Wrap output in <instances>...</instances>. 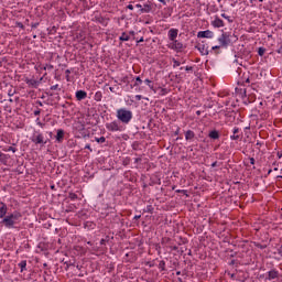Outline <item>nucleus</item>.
<instances>
[{
    "mask_svg": "<svg viewBox=\"0 0 282 282\" xmlns=\"http://www.w3.org/2000/svg\"><path fill=\"white\" fill-rule=\"evenodd\" d=\"M246 83H250V78L249 77H247Z\"/></svg>",
    "mask_w": 282,
    "mask_h": 282,
    "instance_id": "obj_54",
    "label": "nucleus"
},
{
    "mask_svg": "<svg viewBox=\"0 0 282 282\" xmlns=\"http://www.w3.org/2000/svg\"><path fill=\"white\" fill-rule=\"evenodd\" d=\"M278 158L281 160V158H282V151H281V152H278Z\"/></svg>",
    "mask_w": 282,
    "mask_h": 282,
    "instance_id": "obj_46",
    "label": "nucleus"
},
{
    "mask_svg": "<svg viewBox=\"0 0 282 282\" xmlns=\"http://www.w3.org/2000/svg\"><path fill=\"white\" fill-rule=\"evenodd\" d=\"M151 10V6L150 4H144L141 9V12L144 13V12H149Z\"/></svg>",
    "mask_w": 282,
    "mask_h": 282,
    "instance_id": "obj_19",
    "label": "nucleus"
},
{
    "mask_svg": "<svg viewBox=\"0 0 282 282\" xmlns=\"http://www.w3.org/2000/svg\"><path fill=\"white\" fill-rule=\"evenodd\" d=\"M56 89H58V84H56V85H54V86L51 87V90H52V91H56Z\"/></svg>",
    "mask_w": 282,
    "mask_h": 282,
    "instance_id": "obj_29",
    "label": "nucleus"
},
{
    "mask_svg": "<svg viewBox=\"0 0 282 282\" xmlns=\"http://www.w3.org/2000/svg\"><path fill=\"white\" fill-rule=\"evenodd\" d=\"M219 47H221V45H219V46H213L212 50H219Z\"/></svg>",
    "mask_w": 282,
    "mask_h": 282,
    "instance_id": "obj_44",
    "label": "nucleus"
},
{
    "mask_svg": "<svg viewBox=\"0 0 282 282\" xmlns=\"http://www.w3.org/2000/svg\"><path fill=\"white\" fill-rule=\"evenodd\" d=\"M147 85H149V87L153 88V86H151V80L150 79H145Z\"/></svg>",
    "mask_w": 282,
    "mask_h": 282,
    "instance_id": "obj_37",
    "label": "nucleus"
},
{
    "mask_svg": "<svg viewBox=\"0 0 282 282\" xmlns=\"http://www.w3.org/2000/svg\"><path fill=\"white\" fill-rule=\"evenodd\" d=\"M8 213V206L3 203H0V219H3Z\"/></svg>",
    "mask_w": 282,
    "mask_h": 282,
    "instance_id": "obj_9",
    "label": "nucleus"
},
{
    "mask_svg": "<svg viewBox=\"0 0 282 282\" xmlns=\"http://www.w3.org/2000/svg\"><path fill=\"white\" fill-rule=\"evenodd\" d=\"M135 100H142V95H137Z\"/></svg>",
    "mask_w": 282,
    "mask_h": 282,
    "instance_id": "obj_38",
    "label": "nucleus"
},
{
    "mask_svg": "<svg viewBox=\"0 0 282 282\" xmlns=\"http://www.w3.org/2000/svg\"><path fill=\"white\" fill-rule=\"evenodd\" d=\"M128 10H133V4H129Z\"/></svg>",
    "mask_w": 282,
    "mask_h": 282,
    "instance_id": "obj_43",
    "label": "nucleus"
},
{
    "mask_svg": "<svg viewBox=\"0 0 282 282\" xmlns=\"http://www.w3.org/2000/svg\"><path fill=\"white\" fill-rule=\"evenodd\" d=\"M141 215L134 216V219H140Z\"/></svg>",
    "mask_w": 282,
    "mask_h": 282,
    "instance_id": "obj_52",
    "label": "nucleus"
},
{
    "mask_svg": "<svg viewBox=\"0 0 282 282\" xmlns=\"http://www.w3.org/2000/svg\"><path fill=\"white\" fill-rule=\"evenodd\" d=\"M117 118L123 124H129L133 118V112L127 108H120L117 110Z\"/></svg>",
    "mask_w": 282,
    "mask_h": 282,
    "instance_id": "obj_2",
    "label": "nucleus"
},
{
    "mask_svg": "<svg viewBox=\"0 0 282 282\" xmlns=\"http://www.w3.org/2000/svg\"><path fill=\"white\" fill-rule=\"evenodd\" d=\"M193 138H195V132H193V130H187L185 132V140H193Z\"/></svg>",
    "mask_w": 282,
    "mask_h": 282,
    "instance_id": "obj_16",
    "label": "nucleus"
},
{
    "mask_svg": "<svg viewBox=\"0 0 282 282\" xmlns=\"http://www.w3.org/2000/svg\"><path fill=\"white\" fill-rule=\"evenodd\" d=\"M109 90H110V91H113V87H110Z\"/></svg>",
    "mask_w": 282,
    "mask_h": 282,
    "instance_id": "obj_57",
    "label": "nucleus"
},
{
    "mask_svg": "<svg viewBox=\"0 0 282 282\" xmlns=\"http://www.w3.org/2000/svg\"><path fill=\"white\" fill-rule=\"evenodd\" d=\"M144 41V37H141L138 43H142Z\"/></svg>",
    "mask_w": 282,
    "mask_h": 282,
    "instance_id": "obj_50",
    "label": "nucleus"
},
{
    "mask_svg": "<svg viewBox=\"0 0 282 282\" xmlns=\"http://www.w3.org/2000/svg\"><path fill=\"white\" fill-rule=\"evenodd\" d=\"M8 151H12V153H17V148H14V147H9V148H8Z\"/></svg>",
    "mask_w": 282,
    "mask_h": 282,
    "instance_id": "obj_27",
    "label": "nucleus"
},
{
    "mask_svg": "<svg viewBox=\"0 0 282 282\" xmlns=\"http://www.w3.org/2000/svg\"><path fill=\"white\" fill-rule=\"evenodd\" d=\"M75 96H76L77 100H85V98H87V91L77 90Z\"/></svg>",
    "mask_w": 282,
    "mask_h": 282,
    "instance_id": "obj_10",
    "label": "nucleus"
},
{
    "mask_svg": "<svg viewBox=\"0 0 282 282\" xmlns=\"http://www.w3.org/2000/svg\"><path fill=\"white\" fill-rule=\"evenodd\" d=\"M135 82H137V83H135L134 85H138V83H139V85H142V79H141L140 77H137V78H135Z\"/></svg>",
    "mask_w": 282,
    "mask_h": 282,
    "instance_id": "obj_28",
    "label": "nucleus"
},
{
    "mask_svg": "<svg viewBox=\"0 0 282 282\" xmlns=\"http://www.w3.org/2000/svg\"><path fill=\"white\" fill-rule=\"evenodd\" d=\"M185 69H186V72H191V69H193V67L187 66Z\"/></svg>",
    "mask_w": 282,
    "mask_h": 282,
    "instance_id": "obj_48",
    "label": "nucleus"
},
{
    "mask_svg": "<svg viewBox=\"0 0 282 282\" xmlns=\"http://www.w3.org/2000/svg\"><path fill=\"white\" fill-rule=\"evenodd\" d=\"M105 243H106V240H105V239H101V240H100V245H101V246H105Z\"/></svg>",
    "mask_w": 282,
    "mask_h": 282,
    "instance_id": "obj_42",
    "label": "nucleus"
},
{
    "mask_svg": "<svg viewBox=\"0 0 282 282\" xmlns=\"http://www.w3.org/2000/svg\"><path fill=\"white\" fill-rule=\"evenodd\" d=\"M37 105H39L40 107H43V102H42V101H37Z\"/></svg>",
    "mask_w": 282,
    "mask_h": 282,
    "instance_id": "obj_51",
    "label": "nucleus"
},
{
    "mask_svg": "<svg viewBox=\"0 0 282 282\" xmlns=\"http://www.w3.org/2000/svg\"><path fill=\"white\" fill-rule=\"evenodd\" d=\"M39 127H41L42 129L45 127L44 123H42L41 121L37 122Z\"/></svg>",
    "mask_w": 282,
    "mask_h": 282,
    "instance_id": "obj_40",
    "label": "nucleus"
},
{
    "mask_svg": "<svg viewBox=\"0 0 282 282\" xmlns=\"http://www.w3.org/2000/svg\"><path fill=\"white\" fill-rule=\"evenodd\" d=\"M239 133V128H234V135H237Z\"/></svg>",
    "mask_w": 282,
    "mask_h": 282,
    "instance_id": "obj_36",
    "label": "nucleus"
},
{
    "mask_svg": "<svg viewBox=\"0 0 282 282\" xmlns=\"http://www.w3.org/2000/svg\"><path fill=\"white\" fill-rule=\"evenodd\" d=\"M135 8L139 10V12H142V4H135Z\"/></svg>",
    "mask_w": 282,
    "mask_h": 282,
    "instance_id": "obj_30",
    "label": "nucleus"
},
{
    "mask_svg": "<svg viewBox=\"0 0 282 282\" xmlns=\"http://www.w3.org/2000/svg\"><path fill=\"white\" fill-rule=\"evenodd\" d=\"M220 43V47H228L232 41H230V34L223 33L221 36L218 39Z\"/></svg>",
    "mask_w": 282,
    "mask_h": 282,
    "instance_id": "obj_3",
    "label": "nucleus"
},
{
    "mask_svg": "<svg viewBox=\"0 0 282 282\" xmlns=\"http://www.w3.org/2000/svg\"><path fill=\"white\" fill-rule=\"evenodd\" d=\"M268 279H269V281H272V279H279V271H276V270L269 271Z\"/></svg>",
    "mask_w": 282,
    "mask_h": 282,
    "instance_id": "obj_11",
    "label": "nucleus"
},
{
    "mask_svg": "<svg viewBox=\"0 0 282 282\" xmlns=\"http://www.w3.org/2000/svg\"><path fill=\"white\" fill-rule=\"evenodd\" d=\"M18 26H19V28H23V23L19 22V23H18Z\"/></svg>",
    "mask_w": 282,
    "mask_h": 282,
    "instance_id": "obj_49",
    "label": "nucleus"
},
{
    "mask_svg": "<svg viewBox=\"0 0 282 282\" xmlns=\"http://www.w3.org/2000/svg\"><path fill=\"white\" fill-rule=\"evenodd\" d=\"M95 100H97V102H100V100H102V94L96 93Z\"/></svg>",
    "mask_w": 282,
    "mask_h": 282,
    "instance_id": "obj_21",
    "label": "nucleus"
},
{
    "mask_svg": "<svg viewBox=\"0 0 282 282\" xmlns=\"http://www.w3.org/2000/svg\"><path fill=\"white\" fill-rule=\"evenodd\" d=\"M171 47L172 50H176V52H180V50H182L184 47V44H182V42L174 40L171 43Z\"/></svg>",
    "mask_w": 282,
    "mask_h": 282,
    "instance_id": "obj_7",
    "label": "nucleus"
},
{
    "mask_svg": "<svg viewBox=\"0 0 282 282\" xmlns=\"http://www.w3.org/2000/svg\"><path fill=\"white\" fill-rule=\"evenodd\" d=\"M31 140L34 144H47V140H45L43 133H37L33 135Z\"/></svg>",
    "mask_w": 282,
    "mask_h": 282,
    "instance_id": "obj_4",
    "label": "nucleus"
},
{
    "mask_svg": "<svg viewBox=\"0 0 282 282\" xmlns=\"http://www.w3.org/2000/svg\"><path fill=\"white\" fill-rule=\"evenodd\" d=\"M63 138H65V131L57 130V134H56L57 142H63Z\"/></svg>",
    "mask_w": 282,
    "mask_h": 282,
    "instance_id": "obj_14",
    "label": "nucleus"
},
{
    "mask_svg": "<svg viewBox=\"0 0 282 282\" xmlns=\"http://www.w3.org/2000/svg\"><path fill=\"white\" fill-rule=\"evenodd\" d=\"M15 93L17 91H14V90H9L8 96H14Z\"/></svg>",
    "mask_w": 282,
    "mask_h": 282,
    "instance_id": "obj_35",
    "label": "nucleus"
},
{
    "mask_svg": "<svg viewBox=\"0 0 282 282\" xmlns=\"http://www.w3.org/2000/svg\"><path fill=\"white\" fill-rule=\"evenodd\" d=\"M169 37L170 41H175V39H177V29H171L169 31Z\"/></svg>",
    "mask_w": 282,
    "mask_h": 282,
    "instance_id": "obj_13",
    "label": "nucleus"
},
{
    "mask_svg": "<svg viewBox=\"0 0 282 282\" xmlns=\"http://www.w3.org/2000/svg\"><path fill=\"white\" fill-rule=\"evenodd\" d=\"M130 36L129 34H127L126 32H123L121 34V36L119 37V41H129Z\"/></svg>",
    "mask_w": 282,
    "mask_h": 282,
    "instance_id": "obj_18",
    "label": "nucleus"
},
{
    "mask_svg": "<svg viewBox=\"0 0 282 282\" xmlns=\"http://www.w3.org/2000/svg\"><path fill=\"white\" fill-rule=\"evenodd\" d=\"M37 24H33L32 28H36Z\"/></svg>",
    "mask_w": 282,
    "mask_h": 282,
    "instance_id": "obj_58",
    "label": "nucleus"
},
{
    "mask_svg": "<svg viewBox=\"0 0 282 282\" xmlns=\"http://www.w3.org/2000/svg\"><path fill=\"white\" fill-rule=\"evenodd\" d=\"M107 139H105V137L101 138H97L96 142H99L100 144L105 143Z\"/></svg>",
    "mask_w": 282,
    "mask_h": 282,
    "instance_id": "obj_25",
    "label": "nucleus"
},
{
    "mask_svg": "<svg viewBox=\"0 0 282 282\" xmlns=\"http://www.w3.org/2000/svg\"><path fill=\"white\" fill-rule=\"evenodd\" d=\"M260 2H262L263 0H259Z\"/></svg>",
    "mask_w": 282,
    "mask_h": 282,
    "instance_id": "obj_62",
    "label": "nucleus"
},
{
    "mask_svg": "<svg viewBox=\"0 0 282 282\" xmlns=\"http://www.w3.org/2000/svg\"><path fill=\"white\" fill-rule=\"evenodd\" d=\"M197 36L198 39H213L214 34H213V31L206 30V31H199Z\"/></svg>",
    "mask_w": 282,
    "mask_h": 282,
    "instance_id": "obj_5",
    "label": "nucleus"
},
{
    "mask_svg": "<svg viewBox=\"0 0 282 282\" xmlns=\"http://www.w3.org/2000/svg\"><path fill=\"white\" fill-rule=\"evenodd\" d=\"M26 265H28V262L25 260H23L19 263V267L21 268V272H23V270L26 268Z\"/></svg>",
    "mask_w": 282,
    "mask_h": 282,
    "instance_id": "obj_20",
    "label": "nucleus"
},
{
    "mask_svg": "<svg viewBox=\"0 0 282 282\" xmlns=\"http://www.w3.org/2000/svg\"><path fill=\"white\" fill-rule=\"evenodd\" d=\"M250 164L254 165V158L249 159Z\"/></svg>",
    "mask_w": 282,
    "mask_h": 282,
    "instance_id": "obj_39",
    "label": "nucleus"
},
{
    "mask_svg": "<svg viewBox=\"0 0 282 282\" xmlns=\"http://www.w3.org/2000/svg\"><path fill=\"white\" fill-rule=\"evenodd\" d=\"M65 74H66L67 76H69V75L72 74V70L66 69V70H65Z\"/></svg>",
    "mask_w": 282,
    "mask_h": 282,
    "instance_id": "obj_41",
    "label": "nucleus"
},
{
    "mask_svg": "<svg viewBox=\"0 0 282 282\" xmlns=\"http://www.w3.org/2000/svg\"><path fill=\"white\" fill-rule=\"evenodd\" d=\"M2 156H3V153L0 152V158H2Z\"/></svg>",
    "mask_w": 282,
    "mask_h": 282,
    "instance_id": "obj_60",
    "label": "nucleus"
},
{
    "mask_svg": "<svg viewBox=\"0 0 282 282\" xmlns=\"http://www.w3.org/2000/svg\"><path fill=\"white\" fill-rule=\"evenodd\" d=\"M26 85H29V87H37L39 82L36 79H26L25 80Z\"/></svg>",
    "mask_w": 282,
    "mask_h": 282,
    "instance_id": "obj_15",
    "label": "nucleus"
},
{
    "mask_svg": "<svg viewBox=\"0 0 282 282\" xmlns=\"http://www.w3.org/2000/svg\"><path fill=\"white\" fill-rule=\"evenodd\" d=\"M212 25H214V28H224V20L216 18L213 22Z\"/></svg>",
    "mask_w": 282,
    "mask_h": 282,
    "instance_id": "obj_12",
    "label": "nucleus"
},
{
    "mask_svg": "<svg viewBox=\"0 0 282 282\" xmlns=\"http://www.w3.org/2000/svg\"><path fill=\"white\" fill-rule=\"evenodd\" d=\"M21 213L19 212H14L8 216H6L2 219V224L3 226H6V228H14V226H17V224H19V221L21 220Z\"/></svg>",
    "mask_w": 282,
    "mask_h": 282,
    "instance_id": "obj_1",
    "label": "nucleus"
},
{
    "mask_svg": "<svg viewBox=\"0 0 282 282\" xmlns=\"http://www.w3.org/2000/svg\"><path fill=\"white\" fill-rule=\"evenodd\" d=\"M34 116H41V109L35 110Z\"/></svg>",
    "mask_w": 282,
    "mask_h": 282,
    "instance_id": "obj_33",
    "label": "nucleus"
},
{
    "mask_svg": "<svg viewBox=\"0 0 282 282\" xmlns=\"http://www.w3.org/2000/svg\"><path fill=\"white\" fill-rule=\"evenodd\" d=\"M221 17L226 19V14L225 13H223Z\"/></svg>",
    "mask_w": 282,
    "mask_h": 282,
    "instance_id": "obj_56",
    "label": "nucleus"
},
{
    "mask_svg": "<svg viewBox=\"0 0 282 282\" xmlns=\"http://www.w3.org/2000/svg\"><path fill=\"white\" fill-rule=\"evenodd\" d=\"M85 149H88L89 151H91V145L87 144V145L85 147Z\"/></svg>",
    "mask_w": 282,
    "mask_h": 282,
    "instance_id": "obj_45",
    "label": "nucleus"
},
{
    "mask_svg": "<svg viewBox=\"0 0 282 282\" xmlns=\"http://www.w3.org/2000/svg\"><path fill=\"white\" fill-rule=\"evenodd\" d=\"M256 246L257 248H260V250H265V248H268L267 245H261V243H257Z\"/></svg>",
    "mask_w": 282,
    "mask_h": 282,
    "instance_id": "obj_26",
    "label": "nucleus"
},
{
    "mask_svg": "<svg viewBox=\"0 0 282 282\" xmlns=\"http://www.w3.org/2000/svg\"><path fill=\"white\" fill-rule=\"evenodd\" d=\"M66 79L69 80V76L66 75Z\"/></svg>",
    "mask_w": 282,
    "mask_h": 282,
    "instance_id": "obj_59",
    "label": "nucleus"
},
{
    "mask_svg": "<svg viewBox=\"0 0 282 282\" xmlns=\"http://www.w3.org/2000/svg\"><path fill=\"white\" fill-rule=\"evenodd\" d=\"M106 128L108 129V131H120V126L116 121L107 123Z\"/></svg>",
    "mask_w": 282,
    "mask_h": 282,
    "instance_id": "obj_6",
    "label": "nucleus"
},
{
    "mask_svg": "<svg viewBox=\"0 0 282 282\" xmlns=\"http://www.w3.org/2000/svg\"><path fill=\"white\" fill-rule=\"evenodd\" d=\"M231 140H239V134L231 135Z\"/></svg>",
    "mask_w": 282,
    "mask_h": 282,
    "instance_id": "obj_32",
    "label": "nucleus"
},
{
    "mask_svg": "<svg viewBox=\"0 0 282 282\" xmlns=\"http://www.w3.org/2000/svg\"><path fill=\"white\" fill-rule=\"evenodd\" d=\"M68 197L69 199H78V195H76L75 193H69Z\"/></svg>",
    "mask_w": 282,
    "mask_h": 282,
    "instance_id": "obj_23",
    "label": "nucleus"
},
{
    "mask_svg": "<svg viewBox=\"0 0 282 282\" xmlns=\"http://www.w3.org/2000/svg\"><path fill=\"white\" fill-rule=\"evenodd\" d=\"M270 173H272V170H269V171H268V175H270Z\"/></svg>",
    "mask_w": 282,
    "mask_h": 282,
    "instance_id": "obj_55",
    "label": "nucleus"
},
{
    "mask_svg": "<svg viewBox=\"0 0 282 282\" xmlns=\"http://www.w3.org/2000/svg\"><path fill=\"white\" fill-rule=\"evenodd\" d=\"M217 166V162L212 163V169H215Z\"/></svg>",
    "mask_w": 282,
    "mask_h": 282,
    "instance_id": "obj_47",
    "label": "nucleus"
},
{
    "mask_svg": "<svg viewBox=\"0 0 282 282\" xmlns=\"http://www.w3.org/2000/svg\"><path fill=\"white\" fill-rule=\"evenodd\" d=\"M180 62H177L176 59H174V67H180Z\"/></svg>",
    "mask_w": 282,
    "mask_h": 282,
    "instance_id": "obj_34",
    "label": "nucleus"
},
{
    "mask_svg": "<svg viewBox=\"0 0 282 282\" xmlns=\"http://www.w3.org/2000/svg\"><path fill=\"white\" fill-rule=\"evenodd\" d=\"M258 54H259V56H263V54H265V48L260 47V48L258 50Z\"/></svg>",
    "mask_w": 282,
    "mask_h": 282,
    "instance_id": "obj_24",
    "label": "nucleus"
},
{
    "mask_svg": "<svg viewBox=\"0 0 282 282\" xmlns=\"http://www.w3.org/2000/svg\"><path fill=\"white\" fill-rule=\"evenodd\" d=\"M197 50L203 56H208V46H206V44H198Z\"/></svg>",
    "mask_w": 282,
    "mask_h": 282,
    "instance_id": "obj_8",
    "label": "nucleus"
},
{
    "mask_svg": "<svg viewBox=\"0 0 282 282\" xmlns=\"http://www.w3.org/2000/svg\"><path fill=\"white\" fill-rule=\"evenodd\" d=\"M159 1H160V3H166V2H165L166 0H159Z\"/></svg>",
    "mask_w": 282,
    "mask_h": 282,
    "instance_id": "obj_53",
    "label": "nucleus"
},
{
    "mask_svg": "<svg viewBox=\"0 0 282 282\" xmlns=\"http://www.w3.org/2000/svg\"><path fill=\"white\" fill-rule=\"evenodd\" d=\"M274 171H279V169H278V167H274Z\"/></svg>",
    "mask_w": 282,
    "mask_h": 282,
    "instance_id": "obj_61",
    "label": "nucleus"
},
{
    "mask_svg": "<svg viewBox=\"0 0 282 282\" xmlns=\"http://www.w3.org/2000/svg\"><path fill=\"white\" fill-rule=\"evenodd\" d=\"M278 177H281V178H282V176H278Z\"/></svg>",
    "mask_w": 282,
    "mask_h": 282,
    "instance_id": "obj_63",
    "label": "nucleus"
},
{
    "mask_svg": "<svg viewBox=\"0 0 282 282\" xmlns=\"http://www.w3.org/2000/svg\"><path fill=\"white\" fill-rule=\"evenodd\" d=\"M3 63H8V57H0V67H3Z\"/></svg>",
    "mask_w": 282,
    "mask_h": 282,
    "instance_id": "obj_22",
    "label": "nucleus"
},
{
    "mask_svg": "<svg viewBox=\"0 0 282 282\" xmlns=\"http://www.w3.org/2000/svg\"><path fill=\"white\" fill-rule=\"evenodd\" d=\"M209 138H212V140H219V132L217 130H213L209 132Z\"/></svg>",
    "mask_w": 282,
    "mask_h": 282,
    "instance_id": "obj_17",
    "label": "nucleus"
},
{
    "mask_svg": "<svg viewBox=\"0 0 282 282\" xmlns=\"http://www.w3.org/2000/svg\"><path fill=\"white\" fill-rule=\"evenodd\" d=\"M44 69H54V66L53 65H46V66H44Z\"/></svg>",
    "mask_w": 282,
    "mask_h": 282,
    "instance_id": "obj_31",
    "label": "nucleus"
}]
</instances>
